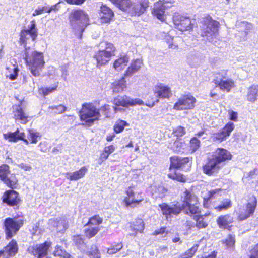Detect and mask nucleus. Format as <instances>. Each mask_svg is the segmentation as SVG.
Returning a JSON list of instances; mask_svg holds the SVG:
<instances>
[{
	"mask_svg": "<svg viewBox=\"0 0 258 258\" xmlns=\"http://www.w3.org/2000/svg\"><path fill=\"white\" fill-rule=\"evenodd\" d=\"M191 157H181L179 156H173L170 158V166L169 169L170 170L172 168L175 169H183L187 165L190 166L191 164Z\"/></svg>",
	"mask_w": 258,
	"mask_h": 258,
	"instance_id": "obj_17",
	"label": "nucleus"
},
{
	"mask_svg": "<svg viewBox=\"0 0 258 258\" xmlns=\"http://www.w3.org/2000/svg\"><path fill=\"white\" fill-rule=\"evenodd\" d=\"M231 157L230 153L224 148H217L211 156V157L222 167L224 166L226 160L231 159Z\"/></svg>",
	"mask_w": 258,
	"mask_h": 258,
	"instance_id": "obj_18",
	"label": "nucleus"
},
{
	"mask_svg": "<svg viewBox=\"0 0 258 258\" xmlns=\"http://www.w3.org/2000/svg\"><path fill=\"white\" fill-rule=\"evenodd\" d=\"M123 248V244L119 242L112 245L107 249V253L110 255L114 254L119 251Z\"/></svg>",
	"mask_w": 258,
	"mask_h": 258,
	"instance_id": "obj_43",
	"label": "nucleus"
},
{
	"mask_svg": "<svg viewBox=\"0 0 258 258\" xmlns=\"http://www.w3.org/2000/svg\"><path fill=\"white\" fill-rule=\"evenodd\" d=\"M173 21L177 28L181 31L189 30L192 28L193 24L188 17L178 16L174 17Z\"/></svg>",
	"mask_w": 258,
	"mask_h": 258,
	"instance_id": "obj_21",
	"label": "nucleus"
},
{
	"mask_svg": "<svg viewBox=\"0 0 258 258\" xmlns=\"http://www.w3.org/2000/svg\"><path fill=\"white\" fill-rule=\"evenodd\" d=\"M196 220L197 227L199 229L205 228L208 225L207 223L204 221L203 216H197Z\"/></svg>",
	"mask_w": 258,
	"mask_h": 258,
	"instance_id": "obj_53",
	"label": "nucleus"
},
{
	"mask_svg": "<svg viewBox=\"0 0 258 258\" xmlns=\"http://www.w3.org/2000/svg\"><path fill=\"white\" fill-rule=\"evenodd\" d=\"M216 222L220 229L230 230L232 226L229 225L233 223V218L229 214L222 215L217 218Z\"/></svg>",
	"mask_w": 258,
	"mask_h": 258,
	"instance_id": "obj_27",
	"label": "nucleus"
},
{
	"mask_svg": "<svg viewBox=\"0 0 258 258\" xmlns=\"http://www.w3.org/2000/svg\"><path fill=\"white\" fill-rule=\"evenodd\" d=\"M4 258H12L18 252L19 246L15 239L11 240L9 243L3 248Z\"/></svg>",
	"mask_w": 258,
	"mask_h": 258,
	"instance_id": "obj_24",
	"label": "nucleus"
},
{
	"mask_svg": "<svg viewBox=\"0 0 258 258\" xmlns=\"http://www.w3.org/2000/svg\"><path fill=\"white\" fill-rule=\"evenodd\" d=\"M257 206V200L255 196H252L250 198V202L246 206V210L241 211L239 214L238 218L239 221L244 220L251 216L255 210Z\"/></svg>",
	"mask_w": 258,
	"mask_h": 258,
	"instance_id": "obj_16",
	"label": "nucleus"
},
{
	"mask_svg": "<svg viewBox=\"0 0 258 258\" xmlns=\"http://www.w3.org/2000/svg\"><path fill=\"white\" fill-rule=\"evenodd\" d=\"M99 18L102 23H110L114 18L115 14L112 9L106 4H102L98 12Z\"/></svg>",
	"mask_w": 258,
	"mask_h": 258,
	"instance_id": "obj_15",
	"label": "nucleus"
},
{
	"mask_svg": "<svg viewBox=\"0 0 258 258\" xmlns=\"http://www.w3.org/2000/svg\"><path fill=\"white\" fill-rule=\"evenodd\" d=\"M100 110L101 111L102 113L105 116V117L110 118L111 108L109 105L105 104L102 105L100 107L99 111Z\"/></svg>",
	"mask_w": 258,
	"mask_h": 258,
	"instance_id": "obj_50",
	"label": "nucleus"
},
{
	"mask_svg": "<svg viewBox=\"0 0 258 258\" xmlns=\"http://www.w3.org/2000/svg\"><path fill=\"white\" fill-rule=\"evenodd\" d=\"M258 85H252L247 90V100L248 101L254 102L257 99Z\"/></svg>",
	"mask_w": 258,
	"mask_h": 258,
	"instance_id": "obj_32",
	"label": "nucleus"
},
{
	"mask_svg": "<svg viewBox=\"0 0 258 258\" xmlns=\"http://www.w3.org/2000/svg\"><path fill=\"white\" fill-rule=\"evenodd\" d=\"M213 138L214 141H217L219 142L223 141L226 139L225 136L224 135L221 131L219 133L214 134L213 135Z\"/></svg>",
	"mask_w": 258,
	"mask_h": 258,
	"instance_id": "obj_59",
	"label": "nucleus"
},
{
	"mask_svg": "<svg viewBox=\"0 0 258 258\" xmlns=\"http://www.w3.org/2000/svg\"><path fill=\"white\" fill-rule=\"evenodd\" d=\"M3 138L5 140L10 142L16 143L18 141H23L26 145L29 144L28 141L25 138V134L24 132L20 131L17 128L14 132H8L3 134Z\"/></svg>",
	"mask_w": 258,
	"mask_h": 258,
	"instance_id": "obj_20",
	"label": "nucleus"
},
{
	"mask_svg": "<svg viewBox=\"0 0 258 258\" xmlns=\"http://www.w3.org/2000/svg\"><path fill=\"white\" fill-rule=\"evenodd\" d=\"M152 13L158 19L161 20V6L159 2L154 5Z\"/></svg>",
	"mask_w": 258,
	"mask_h": 258,
	"instance_id": "obj_49",
	"label": "nucleus"
},
{
	"mask_svg": "<svg viewBox=\"0 0 258 258\" xmlns=\"http://www.w3.org/2000/svg\"><path fill=\"white\" fill-rule=\"evenodd\" d=\"M172 95L170 87L162 85V98H169Z\"/></svg>",
	"mask_w": 258,
	"mask_h": 258,
	"instance_id": "obj_52",
	"label": "nucleus"
},
{
	"mask_svg": "<svg viewBox=\"0 0 258 258\" xmlns=\"http://www.w3.org/2000/svg\"><path fill=\"white\" fill-rule=\"evenodd\" d=\"M67 3L70 5H81L84 3L85 0H64Z\"/></svg>",
	"mask_w": 258,
	"mask_h": 258,
	"instance_id": "obj_63",
	"label": "nucleus"
},
{
	"mask_svg": "<svg viewBox=\"0 0 258 258\" xmlns=\"http://www.w3.org/2000/svg\"><path fill=\"white\" fill-rule=\"evenodd\" d=\"M115 150V147L113 145L105 146L100 154L98 163L99 165L102 164L108 158L110 155L114 152Z\"/></svg>",
	"mask_w": 258,
	"mask_h": 258,
	"instance_id": "obj_30",
	"label": "nucleus"
},
{
	"mask_svg": "<svg viewBox=\"0 0 258 258\" xmlns=\"http://www.w3.org/2000/svg\"><path fill=\"white\" fill-rule=\"evenodd\" d=\"M123 12L132 11L133 3L132 0H108Z\"/></svg>",
	"mask_w": 258,
	"mask_h": 258,
	"instance_id": "obj_29",
	"label": "nucleus"
},
{
	"mask_svg": "<svg viewBox=\"0 0 258 258\" xmlns=\"http://www.w3.org/2000/svg\"><path fill=\"white\" fill-rule=\"evenodd\" d=\"M249 258H258V244L250 251Z\"/></svg>",
	"mask_w": 258,
	"mask_h": 258,
	"instance_id": "obj_62",
	"label": "nucleus"
},
{
	"mask_svg": "<svg viewBox=\"0 0 258 258\" xmlns=\"http://www.w3.org/2000/svg\"><path fill=\"white\" fill-rule=\"evenodd\" d=\"M133 230L136 233L142 232L144 229V223L142 219H137L132 223Z\"/></svg>",
	"mask_w": 258,
	"mask_h": 258,
	"instance_id": "obj_36",
	"label": "nucleus"
},
{
	"mask_svg": "<svg viewBox=\"0 0 258 258\" xmlns=\"http://www.w3.org/2000/svg\"><path fill=\"white\" fill-rule=\"evenodd\" d=\"M10 172L8 165L3 164L0 165V179L8 187L15 189L18 186V181L15 174L12 175L11 178L8 177Z\"/></svg>",
	"mask_w": 258,
	"mask_h": 258,
	"instance_id": "obj_13",
	"label": "nucleus"
},
{
	"mask_svg": "<svg viewBox=\"0 0 258 258\" xmlns=\"http://www.w3.org/2000/svg\"><path fill=\"white\" fill-rule=\"evenodd\" d=\"M50 108L54 110V112L56 114H61L66 111V107L62 104L57 106H53Z\"/></svg>",
	"mask_w": 258,
	"mask_h": 258,
	"instance_id": "obj_55",
	"label": "nucleus"
},
{
	"mask_svg": "<svg viewBox=\"0 0 258 258\" xmlns=\"http://www.w3.org/2000/svg\"><path fill=\"white\" fill-rule=\"evenodd\" d=\"M78 114L82 125L87 126H91L101 117L99 109L90 102L83 104Z\"/></svg>",
	"mask_w": 258,
	"mask_h": 258,
	"instance_id": "obj_4",
	"label": "nucleus"
},
{
	"mask_svg": "<svg viewBox=\"0 0 258 258\" xmlns=\"http://www.w3.org/2000/svg\"><path fill=\"white\" fill-rule=\"evenodd\" d=\"M196 102V98L190 94L181 96L174 104L173 109L177 110L191 109Z\"/></svg>",
	"mask_w": 258,
	"mask_h": 258,
	"instance_id": "obj_14",
	"label": "nucleus"
},
{
	"mask_svg": "<svg viewBox=\"0 0 258 258\" xmlns=\"http://www.w3.org/2000/svg\"><path fill=\"white\" fill-rule=\"evenodd\" d=\"M138 72V71L137 70L132 68L131 66H128L125 71L123 76L126 78H130Z\"/></svg>",
	"mask_w": 258,
	"mask_h": 258,
	"instance_id": "obj_56",
	"label": "nucleus"
},
{
	"mask_svg": "<svg viewBox=\"0 0 258 258\" xmlns=\"http://www.w3.org/2000/svg\"><path fill=\"white\" fill-rule=\"evenodd\" d=\"M69 21L73 32L79 34L81 38L85 28L90 24V17L83 9H73L69 13Z\"/></svg>",
	"mask_w": 258,
	"mask_h": 258,
	"instance_id": "obj_2",
	"label": "nucleus"
},
{
	"mask_svg": "<svg viewBox=\"0 0 258 258\" xmlns=\"http://www.w3.org/2000/svg\"><path fill=\"white\" fill-rule=\"evenodd\" d=\"M128 125L129 124L126 121L119 119L113 126V131L116 134H119L124 130L125 126Z\"/></svg>",
	"mask_w": 258,
	"mask_h": 258,
	"instance_id": "obj_38",
	"label": "nucleus"
},
{
	"mask_svg": "<svg viewBox=\"0 0 258 258\" xmlns=\"http://www.w3.org/2000/svg\"><path fill=\"white\" fill-rule=\"evenodd\" d=\"M173 38H172L170 36H165V38H164V42L166 43V44L168 45V47L169 48H171L173 49H176L177 48V45L173 44L172 43Z\"/></svg>",
	"mask_w": 258,
	"mask_h": 258,
	"instance_id": "obj_54",
	"label": "nucleus"
},
{
	"mask_svg": "<svg viewBox=\"0 0 258 258\" xmlns=\"http://www.w3.org/2000/svg\"><path fill=\"white\" fill-rule=\"evenodd\" d=\"M168 177L173 180H175L181 182L186 181V179L184 175L175 171L174 173H170L168 174Z\"/></svg>",
	"mask_w": 258,
	"mask_h": 258,
	"instance_id": "obj_40",
	"label": "nucleus"
},
{
	"mask_svg": "<svg viewBox=\"0 0 258 258\" xmlns=\"http://www.w3.org/2000/svg\"><path fill=\"white\" fill-rule=\"evenodd\" d=\"M29 49V48H25L24 59L32 74L35 77H38L44 68V55L42 52L30 51Z\"/></svg>",
	"mask_w": 258,
	"mask_h": 258,
	"instance_id": "obj_3",
	"label": "nucleus"
},
{
	"mask_svg": "<svg viewBox=\"0 0 258 258\" xmlns=\"http://www.w3.org/2000/svg\"><path fill=\"white\" fill-rule=\"evenodd\" d=\"M72 240L77 246H81L84 244V239L81 234L74 235L72 237Z\"/></svg>",
	"mask_w": 258,
	"mask_h": 258,
	"instance_id": "obj_51",
	"label": "nucleus"
},
{
	"mask_svg": "<svg viewBox=\"0 0 258 258\" xmlns=\"http://www.w3.org/2000/svg\"><path fill=\"white\" fill-rule=\"evenodd\" d=\"M52 245V242L45 241L41 243L29 246L27 251L33 258H44L48 254Z\"/></svg>",
	"mask_w": 258,
	"mask_h": 258,
	"instance_id": "obj_11",
	"label": "nucleus"
},
{
	"mask_svg": "<svg viewBox=\"0 0 258 258\" xmlns=\"http://www.w3.org/2000/svg\"><path fill=\"white\" fill-rule=\"evenodd\" d=\"M129 60L130 57L126 53H120L118 58L114 60L113 67L116 71H122L127 65Z\"/></svg>",
	"mask_w": 258,
	"mask_h": 258,
	"instance_id": "obj_25",
	"label": "nucleus"
},
{
	"mask_svg": "<svg viewBox=\"0 0 258 258\" xmlns=\"http://www.w3.org/2000/svg\"><path fill=\"white\" fill-rule=\"evenodd\" d=\"M125 79L126 78L123 75L120 79L115 80L112 83V88L114 92H121L126 88Z\"/></svg>",
	"mask_w": 258,
	"mask_h": 258,
	"instance_id": "obj_31",
	"label": "nucleus"
},
{
	"mask_svg": "<svg viewBox=\"0 0 258 258\" xmlns=\"http://www.w3.org/2000/svg\"><path fill=\"white\" fill-rule=\"evenodd\" d=\"M143 60L140 58L134 59L132 60L129 66L134 68L138 71L140 70L143 65Z\"/></svg>",
	"mask_w": 258,
	"mask_h": 258,
	"instance_id": "obj_48",
	"label": "nucleus"
},
{
	"mask_svg": "<svg viewBox=\"0 0 258 258\" xmlns=\"http://www.w3.org/2000/svg\"><path fill=\"white\" fill-rule=\"evenodd\" d=\"M222 167L212 157L209 158L206 163L203 166V172L208 175L217 173Z\"/></svg>",
	"mask_w": 258,
	"mask_h": 258,
	"instance_id": "obj_22",
	"label": "nucleus"
},
{
	"mask_svg": "<svg viewBox=\"0 0 258 258\" xmlns=\"http://www.w3.org/2000/svg\"><path fill=\"white\" fill-rule=\"evenodd\" d=\"M25 222L23 215H17L13 217H7L3 221V228L7 240L11 239L17 234Z\"/></svg>",
	"mask_w": 258,
	"mask_h": 258,
	"instance_id": "obj_5",
	"label": "nucleus"
},
{
	"mask_svg": "<svg viewBox=\"0 0 258 258\" xmlns=\"http://www.w3.org/2000/svg\"><path fill=\"white\" fill-rule=\"evenodd\" d=\"M19 167L25 171H29L31 169V167L30 165H26L24 163H21L18 165Z\"/></svg>",
	"mask_w": 258,
	"mask_h": 258,
	"instance_id": "obj_64",
	"label": "nucleus"
},
{
	"mask_svg": "<svg viewBox=\"0 0 258 258\" xmlns=\"http://www.w3.org/2000/svg\"><path fill=\"white\" fill-rule=\"evenodd\" d=\"M88 171V168L86 166L80 168L78 170L73 172L67 178L71 181L78 180L84 177Z\"/></svg>",
	"mask_w": 258,
	"mask_h": 258,
	"instance_id": "obj_33",
	"label": "nucleus"
},
{
	"mask_svg": "<svg viewBox=\"0 0 258 258\" xmlns=\"http://www.w3.org/2000/svg\"><path fill=\"white\" fill-rule=\"evenodd\" d=\"M102 43L104 44V48L96 51L93 56L97 67L105 65L110 61L112 57L115 55L116 51V47L113 43L108 41H103Z\"/></svg>",
	"mask_w": 258,
	"mask_h": 258,
	"instance_id": "obj_7",
	"label": "nucleus"
},
{
	"mask_svg": "<svg viewBox=\"0 0 258 258\" xmlns=\"http://www.w3.org/2000/svg\"><path fill=\"white\" fill-rule=\"evenodd\" d=\"M87 255L91 258H101L100 251L96 245H92L90 251L87 252Z\"/></svg>",
	"mask_w": 258,
	"mask_h": 258,
	"instance_id": "obj_44",
	"label": "nucleus"
},
{
	"mask_svg": "<svg viewBox=\"0 0 258 258\" xmlns=\"http://www.w3.org/2000/svg\"><path fill=\"white\" fill-rule=\"evenodd\" d=\"M28 139L29 144H36L38 141V138L40 137L39 134L34 132L32 130H28Z\"/></svg>",
	"mask_w": 258,
	"mask_h": 258,
	"instance_id": "obj_39",
	"label": "nucleus"
},
{
	"mask_svg": "<svg viewBox=\"0 0 258 258\" xmlns=\"http://www.w3.org/2000/svg\"><path fill=\"white\" fill-rule=\"evenodd\" d=\"M181 198L183 199L182 204L177 203L168 205L166 203H162V214L165 216L167 221L171 220L173 215H177L182 210L185 214L190 215L200 212V209L197 206L198 201L195 195L186 189Z\"/></svg>",
	"mask_w": 258,
	"mask_h": 258,
	"instance_id": "obj_1",
	"label": "nucleus"
},
{
	"mask_svg": "<svg viewBox=\"0 0 258 258\" xmlns=\"http://www.w3.org/2000/svg\"><path fill=\"white\" fill-rule=\"evenodd\" d=\"M148 6V0H138L137 3L133 5L131 13L133 15L140 16L145 12Z\"/></svg>",
	"mask_w": 258,
	"mask_h": 258,
	"instance_id": "obj_28",
	"label": "nucleus"
},
{
	"mask_svg": "<svg viewBox=\"0 0 258 258\" xmlns=\"http://www.w3.org/2000/svg\"><path fill=\"white\" fill-rule=\"evenodd\" d=\"M198 244H195L190 249L187 250L184 253L180 255L179 258H191L197 251Z\"/></svg>",
	"mask_w": 258,
	"mask_h": 258,
	"instance_id": "obj_41",
	"label": "nucleus"
},
{
	"mask_svg": "<svg viewBox=\"0 0 258 258\" xmlns=\"http://www.w3.org/2000/svg\"><path fill=\"white\" fill-rule=\"evenodd\" d=\"M23 30L26 34H29L30 36L33 41H35L36 40L38 36L37 31L31 30L29 28L28 29H23Z\"/></svg>",
	"mask_w": 258,
	"mask_h": 258,
	"instance_id": "obj_58",
	"label": "nucleus"
},
{
	"mask_svg": "<svg viewBox=\"0 0 258 258\" xmlns=\"http://www.w3.org/2000/svg\"><path fill=\"white\" fill-rule=\"evenodd\" d=\"M200 141L197 137H193L190 141V147L192 152H196L200 147Z\"/></svg>",
	"mask_w": 258,
	"mask_h": 258,
	"instance_id": "obj_46",
	"label": "nucleus"
},
{
	"mask_svg": "<svg viewBox=\"0 0 258 258\" xmlns=\"http://www.w3.org/2000/svg\"><path fill=\"white\" fill-rule=\"evenodd\" d=\"M13 71V73L10 74L9 76V78L11 80H14L16 79L18 75L19 69L17 67L14 66Z\"/></svg>",
	"mask_w": 258,
	"mask_h": 258,
	"instance_id": "obj_61",
	"label": "nucleus"
},
{
	"mask_svg": "<svg viewBox=\"0 0 258 258\" xmlns=\"http://www.w3.org/2000/svg\"><path fill=\"white\" fill-rule=\"evenodd\" d=\"M136 186L132 184L125 190L126 196L123 200V203L127 207L134 208L140 205L144 200L142 192L135 191Z\"/></svg>",
	"mask_w": 258,
	"mask_h": 258,
	"instance_id": "obj_8",
	"label": "nucleus"
},
{
	"mask_svg": "<svg viewBox=\"0 0 258 258\" xmlns=\"http://www.w3.org/2000/svg\"><path fill=\"white\" fill-rule=\"evenodd\" d=\"M225 244L226 248L230 251H234L235 249V236L232 234L228 235L223 242Z\"/></svg>",
	"mask_w": 258,
	"mask_h": 258,
	"instance_id": "obj_37",
	"label": "nucleus"
},
{
	"mask_svg": "<svg viewBox=\"0 0 258 258\" xmlns=\"http://www.w3.org/2000/svg\"><path fill=\"white\" fill-rule=\"evenodd\" d=\"M236 27L238 32L236 33L235 36L236 37H239L241 40L245 39L246 36L252 27V25L250 23L245 21L237 22Z\"/></svg>",
	"mask_w": 258,
	"mask_h": 258,
	"instance_id": "obj_23",
	"label": "nucleus"
},
{
	"mask_svg": "<svg viewBox=\"0 0 258 258\" xmlns=\"http://www.w3.org/2000/svg\"><path fill=\"white\" fill-rule=\"evenodd\" d=\"M235 125L233 123L229 122L221 131L225 136L226 138L229 136L231 132L234 129Z\"/></svg>",
	"mask_w": 258,
	"mask_h": 258,
	"instance_id": "obj_45",
	"label": "nucleus"
},
{
	"mask_svg": "<svg viewBox=\"0 0 258 258\" xmlns=\"http://www.w3.org/2000/svg\"><path fill=\"white\" fill-rule=\"evenodd\" d=\"M103 223V218L99 215H95L90 217L85 226L88 227L85 229L84 233L85 237L91 239L95 236L100 231V225Z\"/></svg>",
	"mask_w": 258,
	"mask_h": 258,
	"instance_id": "obj_10",
	"label": "nucleus"
},
{
	"mask_svg": "<svg viewBox=\"0 0 258 258\" xmlns=\"http://www.w3.org/2000/svg\"><path fill=\"white\" fill-rule=\"evenodd\" d=\"M220 189H216L214 190H211L208 193V197L207 198L204 199L203 205L204 207H209V202H211V200L214 198V195L218 194L220 191Z\"/></svg>",
	"mask_w": 258,
	"mask_h": 258,
	"instance_id": "obj_42",
	"label": "nucleus"
},
{
	"mask_svg": "<svg viewBox=\"0 0 258 258\" xmlns=\"http://www.w3.org/2000/svg\"><path fill=\"white\" fill-rule=\"evenodd\" d=\"M1 199L3 203L14 209H18L22 202L19 193L12 188L6 190L3 193Z\"/></svg>",
	"mask_w": 258,
	"mask_h": 258,
	"instance_id": "obj_12",
	"label": "nucleus"
},
{
	"mask_svg": "<svg viewBox=\"0 0 258 258\" xmlns=\"http://www.w3.org/2000/svg\"><path fill=\"white\" fill-rule=\"evenodd\" d=\"M232 206L231 202L229 199H226L225 200L221 202L220 205L215 207L218 211H220L223 210L227 209L230 208Z\"/></svg>",
	"mask_w": 258,
	"mask_h": 258,
	"instance_id": "obj_47",
	"label": "nucleus"
},
{
	"mask_svg": "<svg viewBox=\"0 0 258 258\" xmlns=\"http://www.w3.org/2000/svg\"><path fill=\"white\" fill-rule=\"evenodd\" d=\"M27 34H26L23 30H21L20 32V38H19V43L21 45H26L27 40L28 39V37H27Z\"/></svg>",
	"mask_w": 258,
	"mask_h": 258,
	"instance_id": "obj_57",
	"label": "nucleus"
},
{
	"mask_svg": "<svg viewBox=\"0 0 258 258\" xmlns=\"http://www.w3.org/2000/svg\"><path fill=\"white\" fill-rule=\"evenodd\" d=\"M213 82L220 87L223 90H226L227 92L230 91L232 88L234 87V81L231 79H226L221 78L220 76L216 77V78L213 80Z\"/></svg>",
	"mask_w": 258,
	"mask_h": 258,
	"instance_id": "obj_26",
	"label": "nucleus"
},
{
	"mask_svg": "<svg viewBox=\"0 0 258 258\" xmlns=\"http://www.w3.org/2000/svg\"><path fill=\"white\" fill-rule=\"evenodd\" d=\"M219 25L218 21L213 20L211 17H205L201 22L198 33L202 37H206L210 41L217 35Z\"/></svg>",
	"mask_w": 258,
	"mask_h": 258,
	"instance_id": "obj_6",
	"label": "nucleus"
},
{
	"mask_svg": "<svg viewBox=\"0 0 258 258\" xmlns=\"http://www.w3.org/2000/svg\"><path fill=\"white\" fill-rule=\"evenodd\" d=\"M58 84V83L56 82L52 87L39 88L38 89V93L39 94L45 97L56 90Z\"/></svg>",
	"mask_w": 258,
	"mask_h": 258,
	"instance_id": "obj_35",
	"label": "nucleus"
},
{
	"mask_svg": "<svg viewBox=\"0 0 258 258\" xmlns=\"http://www.w3.org/2000/svg\"><path fill=\"white\" fill-rule=\"evenodd\" d=\"M112 103L114 105L113 109L115 112L122 111L123 109L121 107L128 108L131 106L144 104V102L140 98L133 99L127 95L117 96L113 99Z\"/></svg>",
	"mask_w": 258,
	"mask_h": 258,
	"instance_id": "obj_9",
	"label": "nucleus"
},
{
	"mask_svg": "<svg viewBox=\"0 0 258 258\" xmlns=\"http://www.w3.org/2000/svg\"><path fill=\"white\" fill-rule=\"evenodd\" d=\"M185 133V128L181 126H178L173 131V134L177 137H181Z\"/></svg>",
	"mask_w": 258,
	"mask_h": 258,
	"instance_id": "obj_60",
	"label": "nucleus"
},
{
	"mask_svg": "<svg viewBox=\"0 0 258 258\" xmlns=\"http://www.w3.org/2000/svg\"><path fill=\"white\" fill-rule=\"evenodd\" d=\"M12 114L15 122L25 124L29 121V116L25 112L20 105H17L15 108H13Z\"/></svg>",
	"mask_w": 258,
	"mask_h": 258,
	"instance_id": "obj_19",
	"label": "nucleus"
},
{
	"mask_svg": "<svg viewBox=\"0 0 258 258\" xmlns=\"http://www.w3.org/2000/svg\"><path fill=\"white\" fill-rule=\"evenodd\" d=\"M53 255L55 257L72 258V256L59 245H56L55 247L54 250L53 252Z\"/></svg>",
	"mask_w": 258,
	"mask_h": 258,
	"instance_id": "obj_34",
	"label": "nucleus"
}]
</instances>
